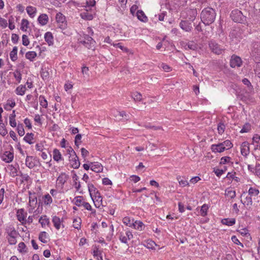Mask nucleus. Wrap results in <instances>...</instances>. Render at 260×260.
<instances>
[{
    "instance_id": "f257e3e1",
    "label": "nucleus",
    "mask_w": 260,
    "mask_h": 260,
    "mask_svg": "<svg viewBox=\"0 0 260 260\" xmlns=\"http://www.w3.org/2000/svg\"><path fill=\"white\" fill-rule=\"evenodd\" d=\"M216 14L214 9L210 7L204 8L201 14V21L205 25H209L214 22Z\"/></svg>"
},
{
    "instance_id": "f03ea898",
    "label": "nucleus",
    "mask_w": 260,
    "mask_h": 260,
    "mask_svg": "<svg viewBox=\"0 0 260 260\" xmlns=\"http://www.w3.org/2000/svg\"><path fill=\"white\" fill-rule=\"evenodd\" d=\"M230 17L235 22L241 23L246 22V16L238 9L233 10L230 14Z\"/></svg>"
},
{
    "instance_id": "7ed1b4c3",
    "label": "nucleus",
    "mask_w": 260,
    "mask_h": 260,
    "mask_svg": "<svg viewBox=\"0 0 260 260\" xmlns=\"http://www.w3.org/2000/svg\"><path fill=\"white\" fill-rule=\"evenodd\" d=\"M209 46L211 51L216 54H221L224 51L223 47L214 41H210Z\"/></svg>"
},
{
    "instance_id": "20e7f679",
    "label": "nucleus",
    "mask_w": 260,
    "mask_h": 260,
    "mask_svg": "<svg viewBox=\"0 0 260 260\" xmlns=\"http://www.w3.org/2000/svg\"><path fill=\"white\" fill-rule=\"evenodd\" d=\"M251 55L256 59L260 58V41L254 42L252 44Z\"/></svg>"
},
{
    "instance_id": "39448f33",
    "label": "nucleus",
    "mask_w": 260,
    "mask_h": 260,
    "mask_svg": "<svg viewBox=\"0 0 260 260\" xmlns=\"http://www.w3.org/2000/svg\"><path fill=\"white\" fill-rule=\"evenodd\" d=\"M56 19L58 23L59 24V27L61 29H64L67 26V21L66 17L61 13H57L56 15Z\"/></svg>"
},
{
    "instance_id": "423d86ee",
    "label": "nucleus",
    "mask_w": 260,
    "mask_h": 260,
    "mask_svg": "<svg viewBox=\"0 0 260 260\" xmlns=\"http://www.w3.org/2000/svg\"><path fill=\"white\" fill-rule=\"evenodd\" d=\"M80 43L88 49L91 48L94 46L95 41L88 35H86L84 40L81 41Z\"/></svg>"
},
{
    "instance_id": "0eeeda50",
    "label": "nucleus",
    "mask_w": 260,
    "mask_h": 260,
    "mask_svg": "<svg viewBox=\"0 0 260 260\" xmlns=\"http://www.w3.org/2000/svg\"><path fill=\"white\" fill-rule=\"evenodd\" d=\"M37 160L36 157L27 155L25 159V165L29 169H33L37 166Z\"/></svg>"
},
{
    "instance_id": "6e6552de",
    "label": "nucleus",
    "mask_w": 260,
    "mask_h": 260,
    "mask_svg": "<svg viewBox=\"0 0 260 260\" xmlns=\"http://www.w3.org/2000/svg\"><path fill=\"white\" fill-rule=\"evenodd\" d=\"M179 26L186 32H190L192 29L191 22L188 20H181L179 23Z\"/></svg>"
},
{
    "instance_id": "1a4fd4ad",
    "label": "nucleus",
    "mask_w": 260,
    "mask_h": 260,
    "mask_svg": "<svg viewBox=\"0 0 260 260\" xmlns=\"http://www.w3.org/2000/svg\"><path fill=\"white\" fill-rule=\"evenodd\" d=\"M69 161L71 162L72 167L74 169H78L80 167V163L79 160V158L76 154H73L71 156H70Z\"/></svg>"
},
{
    "instance_id": "9d476101",
    "label": "nucleus",
    "mask_w": 260,
    "mask_h": 260,
    "mask_svg": "<svg viewBox=\"0 0 260 260\" xmlns=\"http://www.w3.org/2000/svg\"><path fill=\"white\" fill-rule=\"evenodd\" d=\"M242 64V60L240 57L237 56H232L230 60V66L232 68L240 67Z\"/></svg>"
},
{
    "instance_id": "9b49d317",
    "label": "nucleus",
    "mask_w": 260,
    "mask_h": 260,
    "mask_svg": "<svg viewBox=\"0 0 260 260\" xmlns=\"http://www.w3.org/2000/svg\"><path fill=\"white\" fill-rule=\"evenodd\" d=\"M29 194V206L33 208H35L36 205L37 204V197L35 192H31L28 191Z\"/></svg>"
},
{
    "instance_id": "f8f14e48",
    "label": "nucleus",
    "mask_w": 260,
    "mask_h": 260,
    "mask_svg": "<svg viewBox=\"0 0 260 260\" xmlns=\"http://www.w3.org/2000/svg\"><path fill=\"white\" fill-rule=\"evenodd\" d=\"M133 237V235L130 231H127L125 235L120 233L119 240L123 243H127L128 240H131Z\"/></svg>"
},
{
    "instance_id": "ddd939ff",
    "label": "nucleus",
    "mask_w": 260,
    "mask_h": 260,
    "mask_svg": "<svg viewBox=\"0 0 260 260\" xmlns=\"http://www.w3.org/2000/svg\"><path fill=\"white\" fill-rule=\"evenodd\" d=\"M2 159L7 163L11 162L14 158V154L10 151H5L2 156Z\"/></svg>"
},
{
    "instance_id": "4468645a",
    "label": "nucleus",
    "mask_w": 260,
    "mask_h": 260,
    "mask_svg": "<svg viewBox=\"0 0 260 260\" xmlns=\"http://www.w3.org/2000/svg\"><path fill=\"white\" fill-rule=\"evenodd\" d=\"M26 213L24 212L23 209H18L17 212V219L22 223L26 222L25 217Z\"/></svg>"
},
{
    "instance_id": "2eb2a0df",
    "label": "nucleus",
    "mask_w": 260,
    "mask_h": 260,
    "mask_svg": "<svg viewBox=\"0 0 260 260\" xmlns=\"http://www.w3.org/2000/svg\"><path fill=\"white\" fill-rule=\"evenodd\" d=\"M69 178V175H67L65 173H61L57 179V181L58 184L63 185Z\"/></svg>"
},
{
    "instance_id": "dca6fc26",
    "label": "nucleus",
    "mask_w": 260,
    "mask_h": 260,
    "mask_svg": "<svg viewBox=\"0 0 260 260\" xmlns=\"http://www.w3.org/2000/svg\"><path fill=\"white\" fill-rule=\"evenodd\" d=\"M186 17L190 21H193L197 15L196 9H188L186 11Z\"/></svg>"
},
{
    "instance_id": "f3484780",
    "label": "nucleus",
    "mask_w": 260,
    "mask_h": 260,
    "mask_svg": "<svg viewBox=\"0 0 260 260\" xmlns=\"http://www.w3.org/2000/svg\"><path fill=\"white\" fill-rule=\"evenodd\" d=\"M241 152L243 156H247L249 153V144L247 142H244L241 146Z\"/></svg>"
},
{
    "instance_id": "a211bd4d",
    "label": "nucleus",
    "mask_w": 260,
    "mask_h": 260,
    "mask_svg": "<svg viewBox=\"0 0 260 260\" xmlns=\"http://www.w3.org/2000/svg\"><path fill=\"white\" fill-rule=\"evenodd\" d=\"M136 15L137 18L142 22H147L148 20L147 17L146 16L144 12L141 10L137 11Z\"/></svg>"
},
{
    "instance_id": "6ab92c4d",
    "label": "nucleus",
    "mask_w": 260,
    "mask_h": 260,
    "mask_svg": "<svg viewBox=\"0 0 260 260\" xmlns=\"http://www.w3.org/2000/svg\"><path fill=\"white\" fill-rule=\"evenodd\" d=\"M211 149L214 152H222L225 150L224 147L221 144L218 143L217 144H213L211 145Z\"/></svg>"
},
{
    "instance_id": "aec40b11",
    "label": "nucleus",
    "mask_w": 260,
    "mask_h": 260,
    "mask_svg": "<svg viewBox=\"0 0 260 260\" xmlns=\"http://www.w3.org/2000/svg\"><path fill=\"white\" fill-rule=\"evenodd\" d=\"M26 11L27 13L31 18H34L36 16L37 12V8L36 7L30 6L26 7Z\"/></svg>"
},
{
    "instance_id": "412c9836",
    "label": "nucleus",
    "mask_w": 260,
    "mask_h": 260,
    "mask_svg": "<svg viewBox=\"0 0 260 260\" xmlns=\"http://www.w3.org/2000/svg\"><path fill=\"white\" fill-rule=\"evenodd\" d=\"M253 144L254 145V149H260V136L257 134L253 136L252 138Z\"/></svg>"
},
{
    "instance_id": "4be33fe9",
    "label": "nucleus",
    "mask_w": 260,
    "mask_h": 260,
    "mask_svg": "<svg viewBox=\"0 0 260 260\" xmlns=\"http://www.w3.org/2000/svg\"><path fill=\"white\" fill-rule=\"evenodd\" d=\"M38 20L42 25H45L48 22V17L47 14H42L39 16Z\"/></svg>"
},
{
    "instance_id": "5701e85b",
    "label": "nucleus",
    "mask_w": 260,
    "mask_h": 260,
    "mask_svg": "<svg viewBox=\"0 0 260 260\" xmlns=\"http://www.w3.org/2000/svg\"><path fill=\"white\" fill-rule=\"evenodd\" d=\"M44 38L45 41L50 46L53 44V37L51 32H47L45 34Z\"/></svg>"
},
{
    "instance_id": "b1692460",
    "label": "nucleus",
    "mask_w": 260,
    "mask_h": 260,
    "mask_svg": "<svg viewBox=\"0 0 260 260\" xmlns=\"http://www.w3.org/2000/svg\"><path fill=\"white\" fill-rule=\"evenodd\" d=\"M61 222H62V220H61L58 217L56 216L53 217L52 222L56 230H58L60 228Z\"/></svg>"
},
{
    "instance_id": "393cba45",
    "label": "nucleus",
    "mask_w": 260,
    "mask_h": 260,
    "mask_svg": "<svg viewBox=\"0 0 260 260\" xmlns=\"http://www.w3.org/2000/svg\"><path fill=\"white\" fill-rule=\"evenodd\" d=\"M91 170L95 172L99 173L102 171L103 166L98 162L91 163Z\"/></svg>"
},
{
    "instance_id": "a878e982",
    "label": "nucleus",
    "mask_w": 260,
    "mask_h": 260,
    "mask_svg": "<svg viewBox=\"0 0 260 260\" xmlns=\"http://www.w3.org/2000/svg\"><path fill=\"white\" fill-rule=\"evenodd\" d=\"M198 47V44L193 41L189 42L184 46L185 49H188L193 51L197 50Z\"/></svg>"
},
{
    "instance_id": "bb28decb",
    "label": "nucleus",
    "mask_w": 260,
    "mask_h": 260,
    "mask_svg": "<svg viewBox=\"0 0 260 260\" xmlns=\"http://www.w3.org/2000/svg\"><path fill=\"white\" fill-rule=\"evenodd\" d=\"M53 159L56 161H59L62 159V157L61 156V154L57 149H54L53 151Z\"/></svg>"
},
{
    "instance_id": "cd10ccee",
    "label": "nucleus",
    "mask_w": 260,
    "mask_h": 260,
    "mask_svg": "<svg viewBox=\"0 0 260 260\" xmlns=\"http://www.w3.org/2000/svg\"><path fill=\"white\" fill-rule=\"evenodd\" d=\"M221 223L224 225L232 226L235 224L236 219L235 218H224L221 220Z\"/></svg>"
},
{
    "instance_id": "c85d7f7f",
    "label": "nucleus",
    "mask_w": 260,
    "mask_h": 260,
    "mask_svg": "<svg viewBox=\"0 0 260 260\" xmlns=\"http://www.w3.org/2000/svg\"><path fill=\"white\" fill-rule=\"evenodd\" d=\"M17 47L15 46L13 47L12 50L10 53V57L11 59L14 61L17 59Z\"/></svg>"
},
{
    "instance_id": "c756f323",
    "label": "nucleus",
    "mask_w": 260,
    "mask_h": 260,
    "mask_svg": "<svg viewBox=\"0 0 260 260\" xmlns=\"http://www.w3.org/2000/svg\"><path fill=\"white\" fill-rule=\"evenodd\" d=\"M25 86L20 85L16 88L15 92L17 95H23L25 94Z\"/></svg>"
},
{
    "instance_id": "7c9ffc66",
    "label": "nucleus",
    "mask_w": 260,
    "mask_h": 260,
    "mask_svg": "<svg viewBox=\"0 0 260 260\" xmlns=\"http://www.w3.org/2000/svg\"><path fill=\"white\" fill-rule=\"evenodd\" d=\"M74 204L78 207H80L83 206V203H85L84 201L83 197L82 196H78L76 197L74 199Z\"/></svg>"
},
{
    "instance_id": "2f4dec72",
    "label": "nucleus",
    "mask_w": 260,
    "mask_h": 260,
    "mask_svg": "<svg viewBox=\"0 0 260 260\" xmlns=\"http://www.w3.org/2000/svg\"><path fill=\"white\" fill-rule=\"evenodd\" d=\"M86 12H82L80 14V16L82 19L91 20L93 18V16L92 14H89L87 12L88 9H86Z\"/></svg>"
},
{
    "instance_id": "473e14b6",
    "label": "nucleus",
    "mask_w": 260,
    "mask_h": 260,
    "mask_svg": "<svg viewBox=\"0 0 260 260\" xmlns=\"http://www.w3.org/2000/svg\"><path fill=\"white\" fill-rule=\"evenodd\" d=\"M34 135L32 133H27L24 137L23 140L29 144H32L34 142L32 140L34 139Z\"/></svg>"
},
{
    "instance_id": "72a5a7b5",
    "label": "nucleus",
    "mask_w": 260,
    "mask_h": 260,
    "mask_svg": "<svg viewBox=\"0 0 260 260\" xmlns=\"http://www.w3.org/2000/svg\"><path fill=\"white\" fill-rule=\"evenodd\" d=\"M133 226L135 229L138 230H142L144 226V224L142 222L140 221H136L134 223L133 222V220H132V223Z\"/></svg>"
},
{
    "instance_id": "f704fd0d",
    "label": "nucleus",
    "mask_w": 260,
    "mask_h": 260,
    "mask_svg": "<svg viewBox=\"0 0 260 260\" xmlns=\"http://www.w3.org/2000/svg\"><path fill=\"white\" fill-rule=\"evenodd\" d=\"M48 234L46 232H42L40 233L39 239V240L44 243H47Z\"/></svg>"
},
{
    "instance_id": "c9c22d12",
    "label": "nucleus",
    "mask_w": 260,
    "mask_h": 260,
    "mask_svg": "<svg viewBox=\"0 0 260 260\" xmlns=\"http://www.w3.org/2000/svg\"><path fill=\"white\" fill-rule=\"evenodd\" d=\"M7 233L9 237H16V236L18 235V233L14 228H9V229L7 230Z\"/></svg>"
},
{
    "instance_id": "e433bc0d",
    "label": "nucleus",
    "mask_w": 260,
    "mask_h": 260,
    "mask_svg": "<svg viewBox=\"0 0 260 260\" xmlns=\"http://www.w3.org/2000/svg\"><path fill=\"white\" fill-rule=\"evenodd\" d=\"M29 25V21L25 19H23L21 20L20 29L24 31H26V29L28 28Z\"/></svg>"
},
{
    "instance_id": "4c0bfd02",
    "label": "nucleus",
    "mask_w": 260,
    "mask_h": 260,
    "mask_svg": "<svg viewBox=\"0 0 260 260\" xmlns=\"http://www.w3.org/2000/svg\"><path fill=\"white\" fill-rule=\"evenodd\" d=\"M81 219L80 217L75 218L73 220V226L74 228L80 230L81 229Z\"/></svg>"
},
{
    "instance_id": "58836bf2",
    "label": "nucleus",
    "mask_w": 260,
    "mask_h": 260,
    "mask_svg": "<svg viewBox=\"0 0 260 260\" xmlns=\"http://www.w3.org/2000/svg\"><path fill=\"white\" fill-rule=\"evenodd\" d=\"M37 56V53L35 51H28L25 54V57L30 61H33Z\"/></svg>"
},
{
    "instance_id": "ea45409f",
    "label": "nucleus",
    "mask_w": 260,
    "mask_h": 260,
    "mask_svg": "<svg viewBox=\"0 0 260 260\" xmlns=\"http://www.w3.org/2000/svg\"><path fill=\"white\" fill-rule=\"evenodd\" d=\"M259 193V190L256 189V188H255L250 187V188L248 190V194L251 197H252V196H254V197L257 196L258 194Z\"/></svg>"
},
{
    "instance_id": "a19ab883",
    "label": "nucleus",
    "mask_w": 260,
    "mask_h": 260,
    "mask_svg": "<svg viewBox=\"0 0 260 260\" xmlns=\"http://www.w3.org/2000/svg\"><path fill=\"white\" fill-rule=\"evenodd\" d=\"M177 180L179 182V183L180 185L183 186H185L188 185V182L187 180L184 177H181L180 176H178L177 178Z\"/></svg>"
},
{
    "instance_id": "79ce46f5",
    "label": "nucleus",
    "mask_w": 260,
    "mask_h": 260,
    "mask_svg": "<svg viewBox=\"0 0 260 260\" xmlns=\"http://www.w3.org/2000/svg\"><path fill=\"white\" fill-rule=\"evenodd\" d=\"M208 206L207 204H204L200 210V214L202 216H206L207 215V211L208 210Z\"/></svg>"
},
{
    "instance_id": "37998d69",
    "label": "nucleus",
    "mask_w": 260,
    "mask_h": 260,
    "mask_svg": "<svg viewBox=\"0 0 260 260\" xmlns=\"http://www.w3.org/2000/svg\"><path fill=\"white\" fill-rule=\"evenodd\" d=\"M225 128V126L223 122H220L218 124L217 131H218L219 134H220V135L222 134L224 132Z\"/></svg>"
},
{
    "instance_id": "c03bdc74",
    "label": "nucleus",
    "mask_w": 260,
    "mask_h": 260,
    "mask_svg": "<svg viewBox=\"0 0 260 260\" xmlns=\"http://www.w3.org/2000/svg\"><path fill=\"white\" fill-rule=\"evenodd\" d=\"M13 75L14 77H15L18 83H20L22 79V75L20 73V71L18 70H16L13 73Z\"/></svg>"
},
{
    "instance_id": "a18cd8bd",
    "label": "nucleus",
    "mask_w": 260,
    "mask_h": 260,
    "mask_svg": "<svg viewBox=\"0 0 260 260\" xmlns=\"http://www.w3.org/2000/svg\"><path fill=\"white\" fill-rule=\"evenodd\" d=\"M131 96L135 101H140L142 100V94L138 92L132 93Z\"/></svg>"
},
{
    "instance_id": "49530a36",
    "label": "nucleus",
    "mask_w": 260,
    "mask_h": 260,
    "mask_svg": "<svg viewBox=\"0 0 260 260\" xmlns=\"http://www.w3.org/2000/svg\"><path fill=\"white\" fill-rule=\"evenodd\" d=\"M39 222L41 224L42 226L45 225L46 224H48L49 223V219L47 218L46 215L41 216L39 219Z\"/></svg>"
},
{
    "instance_id": "de8ad7c7",
    "label": "nucleus",
    "mask_w": 260,
    "mask_h": 260,
    "mask_svg": "<svg viewBox=\"0 0 260 260\" xmlns=\"http://www.w3.org/2000/svg\"><path fill=\"white\" fill-rule=\"evenodd\" d=\"M40 104L43 108H46L48 106V103L47 100L45 99L44 96L40 95L39 97Z\"/></svg>"
},
{
    "instance_id": "09e8293b",
    "label": "nucleus",
    "mask_w": 260,
    "mask_h": 260,
    "mask_svg": "<svg viewBox=\"0 0 260 260\" xmlns=\"http://www.w3.org/2000/svg\"><path fill=\"white\" fill-rule=\"evenodd\" d=\"M224 147V149H229L233 147V144L230 140H225L224 142L220 143Z\"/></svg>"
},
{
    "instance_id": "8fccbe9b",
    "label": "nucleus",
    "mask_w": 260,
    "mask_h": 260,
    "mask_svg": "<svg viewBox=\"0 0 260 260\" xmlns=\"http://www.w3.org/2000/svg\"><path fill=\"white\" fill-rule=\"evenodd\" d=\"M8 133L7 130L5 128L4 123L0 122V134L5 136Z\"/></svg>"
},
{
    "instance_id": "3c124183",
    "label": "nucleus",
    "mask_w": 260,
    "mask_h": 260,
    "mask_svg": "<svg viewBox=\"0 0 260 260\" xmlns=\"http://www.w3.org/2000/svg\"><path fill=\"white\" fill-rule=\"evenodd\" d=\"M241 202L243 204H246L247 206H249V207H250L252 205L253 203L252 200L250 196L246 197V201L244 203H243L242 200H241Z\"/></svg>"
},
{
    "instance_id": "603ef678",
    "label": "nucleus",
    "mask_w": 260,
    "mask_h": 260,
    "mask_svg": "<svg viewBox=\"0 0 260 260\" xmlns=\"http://www.w3.org/2000/svg\"><path fill=\"white\" fill-rule=\"evenodd\" d=\"M251 129V125L247 123L244 125L240 131L241 133H247Z\"/></svg>"
},
{
    "instance_id": "864d4df0",
    "label": "nucleus",
    "mask_w": 260,
    "mask_h": 260,
    "mask_svg": "<svg viewBox=\"0 0 260 260\" xmlns=\"http://www.w3.org/2000/svg\"><path fill=\"white\" fill-rule=\"evenodd\" d=\"M17 132L19 136H23L24 135V130L22 124H18L17 126Z\"/></svg>"
},
{
    "instance_id": "5fc2aeb1",
    "label": "nucleus",
    "mask_w": 260,
    "mask_h": 260,
    "mask_svg": "<svg viewBox=\"0 0 260 260\" xmlns=\"http://www.w3.org/2000/svg\"><path fill=\"white\" fill-rule=\"evenodd\" d=\"M225 195L229 197L231 199H234L236 197V191L235 190L226 189L225 190Z\"/></svg>"
},
{
    "instance_id": "6e6d98bb",
    "label": "nucleus",
    "mask_w": 260,
    "mask_h": 260,
    "mask_svg": "<svg viewBox=\"0 0 260 260\" xmlns=\"http://www.w3.org/2000/svg\"><path fill=\"white\" fill-rule=\"evenodd\" d=\"M52 202V199L51 197L49 194H46L44 196V204L45 205H49Z\"/></svg>"
},
{
    "instance_id": "4d7b16f0",
    "label": "nucleus",
    "mask_w": 260,
    "mask_h": 260,
    "mask_svg": "<svg viewBox=\"0 0 260 260\" xmlns=\"http://www.w3.org/2000/svg\"><path fill=\"white\" fill-rule=\"evenodd\" d=\"M96 2L95 0H86V6L84 7L86 8L94 7L95 5Z\"/></svg>"
},
{
    "instance_id": "13d9d810",
    "label": "nucleus",
    "mask_w": 260,
    "mask_h": 260,
    "mask_svg": "<svg viewBox=\"0 0 260 260\" xmlns=\"http://www.w3.org/2000/svg\"><path fill=\"white\" fill-rule=\"evenodd\" d=\"M88 191L90 196L92 197V194L95 192L97 189L92 184H88Z\"/></svg>"
},
{
    "instance_id": "bf43d9fd",
    "label": "nucleus",
    "mask_w": 260,
    "mask_h": 260,
    "mask_svg": "<svg viewBox=\"0 0 260 260\" xmlns=\"http://www.w3.org/2000/svg\"><path fill=\"white\" fill-rule=\"evenodd\" d=\"M123 222L126 225L133 226L132 221L128 217H125L123 219Z\"/></svg>"
},
{
    "instance_id": "052dcab7",
    "label": "nucleus",
    "mask_w": 260,
    "mask_h": 260,
    "mask_svg": "<svg viewBox=\"0 0 260 260\" xmlns=\"http://www.w3.org/2000/svg\"><path fill=\"white\" fill-rule=\"evenodd\" d=\"M26 246L24 243L20 242L18 244V250L20 252H26V250H25Z\"/></svg>"
},
{
    "instance_id": "680f3d73",
    "label": "nucleus",
    "mask_w": 260,
    "mask_h": 260,
    "mask_svg": "<svg viewBox=\"0 0 260 260\" xmlns=\"http://www.w3.org/2000/svg\"><path fill=\"white\" fill-rule=\"evenodd\" d=\"M22 44L24 46H27L29 44V41L28 39V37L26 35H23L22 36Z\"/></svg>"
},
{
    "instance_id": "e2e57ef3",
    "label": "nucleus",
    "mask_w": 260,
    "mask_h": 260,
    "mask_svg": "<svg viewBox=\"0 0 260 260\" xmlns=\"http://www.w3.org/2000/svg\"><path fill=\"white\" fill-rule=\"evenodd\" d=\"M231 159V157L229 156H224L221 158L220 159V164H225L226 163H229Z\"/></svg>"
},
{
    "instance_id": "0e129e2a",
    "label": "nucleus",
    "mask_w": 260,
    "mask_h": 260,
    "mask_svg": "<svg viewBox=\"0 0 260 260\" xmlns=\"http://www.w3.org/2000/svg\"><path fill=\"white\" fill-rule=\"evenodd\" d=\"M8 25V23L6 20L0 17V26L3 28H6Z\"/></svg>"
},
{
    "instance_id": "69168bd1",
    "label": "nucleus",
    "mask_w": 260,
    "mask_h": 260,
    "mask_svg": "<svg viewBox=\"0 0 260 260\" xmlns=\"http://www.w3.org/2000/svg\"><path fill=\"white\" fill-rule=\"evenodd\" d=\"M242 83L247 85V87L249 88V89H252V86L251 84V83L250 82V81L247 79V78H244L243 80H242Z\"/></svg>"
},
{
    "instance_id": "338daca9",
    "label": "nucleus",
    "mask_w": 260,
    "mask_h": 260,
    "mask_svg": "<svg viewBox=\"0 0 260 260\" xmlns=\"http://www.w3.org/2000/svg\"><path fill=\"white\" fill-rule=\"evenodd\" d=\"M254 71L255 74L260 78V62L257 63Z\"/></svg>"
},
{
    "instance_id": "774afa93",
    "label": "nucleus",
    "mask_w": 260,
    "mask_h": 260,
    "mask_svg": "<svg viewBox=\"0 0 260 260\" xmlns=\"http://www.w3.org/2000/svg\"><path fill=\"white\" fill-rule=\"evenodd\" d=\"M255 174L260 178V164H256L255 167Z\"/></svg>"
}]
</instances>
